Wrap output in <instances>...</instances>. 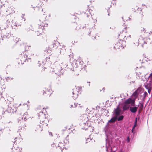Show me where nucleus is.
<instances>
[{
	"label": "nucleus",
	"instance_id": "5fc2aeb1",
	"mask_svg": "<svg viewBox=\"0 0 152 152\" xmlns=\"http://www.w3.org/2000/svg\"><path fill=\"white\" fill-rule=\"evenodd\" d=\"M88 83H89V86H90V82H88Z\"/></svg>",
	"mask_w": 152,
	"mask_h": 152
},
{
	"label": "nucleus",
	"instance_id": "a18cd8bd",
	"mask_svg": "<svg viewBox=\"0 0 152 152\" xmlns=\"http://www.w3.org/2000/svg\"><path fill=\"white\" fill-rule=\"evenodd\" d=\"M94 23H95V22H97V20H94Z\"/></svg>",
	"mask_w": 152,
	"mask_h": 152
},
{
	"label": "nucleus",
	"instance_id": "7c9ffc66",
	"mask_svg": "<svg viewBox=\"0 0 152 152\" xmlns=\"http://www.w3.org/2000/svg\"><path fill=\"white\" fill-rule=\"evenodd\" d=\"M15 149H16L17 150H18V151H21V150L22 149L21 148H20L18 147H17L16 149L15 148Z\"/></svg>",
	"mask_w": 152,
	"mask_h": 152
},
{
	"label": "nucleus",
	"instance_id": "f03ea898",
	"mask_svg": "<svg viewBox=\"0 0 152 152\" xmlns=\"http://www.w3.org/2000/svg\"><path fill=\"white\" fill-rule=\"evenodd\" d=\"M24 14H23L21 16L22 19L18 20H13L12 19H8L7 21V23L9 24L10 25L12 26V24L15 27L21 26L23 22L25 21L26 18L24 17Z\"/></svg>",
	"mask_w": 152,
	"mask_h": 152
},
{
	"label": "nucleus",
	"instance_id": "680f3d73",
	"mask_svg": "<svg viewBox=\"0 0 152 152\" xmlns=\"http://www.w3.org/2000/svg\"><path fill=\"white\" fill-rule=\"evenodd\" d=\"M59 45H60L61 46V45H60V44H59Z\"/></svg>",
	"mask_w": 152,
	"mask_h": 152
},
{
	"label": "nucleus",
	"instance_id": "aec40b11",
	"mask_svg": "<svg viewBox=\"0 0 152 152\" xmlns=\"http://www.w3.org/2000/svg\"><path fill=\"white\" fill-rule=\"evenodd\" d=\"M116 116H114L110 120L108 121L107 123L109 124V123H113L115 122L116 120Z\"/></svg>",
	"mask_w": 152,
	"mask_h": 152
},
{
	"label": "nucleus",
	"instance_id": "473e14b6",
	"mask_svg": "<svg viewBox=\"0 0 152 152\" xmlns=\"http://www.w3.org/2000/svg\"><path fill=\"white\" fill-rule=\"evenodd\" d=\"M6 79L7 80H8L9 79L10 80H12L13 79V78H12L11 77H6Z\"/></svg>",
	"mask_w": 152,
	"mask_h": 152
},
{
	"label": "nucleus",
	"instance_id": "6e6d98bb",
	"mask_svg": "<svg viewBox=\"0 0 152 152\" xmlns=\"http://www.w3.org/2000/svg\"><path fill=\"white\" fill-rule=\"evenodd\" d=\"M109 15H110V14H109V12H108V15L109 16Z\"/></svg>",
	"mask_w": 152,
	"mask_h": 152
},
{
	"label": "nucleus",
	"instance_id": "f3484780",
	"mask_svg": "<svg viewBox=\"0 0 152 152\" xmlns=\"http://www.w3.org/2000/svg\"><path fill=\"white\" fill-rule=\"evenodd\" d=\"M14 8L12 7H11L10 8H9L8 9H7L6 12H8V14H7V15H8L9 14L10 15L11 14H13L14 12L15 11H14Z\"/></svg>",
	"mask_w": 152,
	"mask_h": 152
},
{
	"label": "nucleus",
	"instance_id": "393cba45",
	"mask_svg": "<svg viewBox=\"0 0 152 152\" xmlns=\"http://www.w3.org/2000/svg\"><path fill=\"white\" fill-rule=\"evenodd\" d=\"M127 104H124L123 107V109L124 111H126L129 108V106L127 105Z\"/></svg>",
	"mask_w": 152,
	"mask_h": 152
},
{
	"label": "nucleus",
	"instance_id": "f8f14e48",
	"mask_svg": "<svg viewBox=\"0 0 152 152\" xmlns=\"http://www.w3.org/2000/svg\"><path fill=\"white\" fill-rule=\"evenodd\" d=\"M29 117V116L28 114L26 112L23 115L22 118H20V120H19L18 121V123L21 124L23 122V120L25 121H26L27 119Z\"/></svg>",
	"mask_w": 152,
	"mask_h": 152
},
{
	"label": "nucleus",
	"instance_id": "c03bdc74",
	"mask_svg": "<svg viewBox=\"0 0 152 152\" xmlns=\"http://www.w3.org/2000/svg\"><path fill=\"white\" fill-rule=\"evenodd\" d=\"M87 17H88L89 16V15H88V13H87Z\"/></svg>",
	"mask_w": 152,
	"mask_h": 152
},
{
	"label": "nucleus",
	"instance_id": "603ef678",
	"mask_svg": "<svg viewBox=\"0 0 152 152\" xmlns=\"http://www.w3.org/2000/svg\"><path fill=\"white\" fill-rule=\"evenodd\" d=\"M107 149H107V146H106V150L107 151Z\"/></svg>",
	"mask_w": 152,
	"mask_h": 152
},
{
	"label": "nucleus",
	"instance_id": "4c0bfd02",
	"mask_svg": "<svg viewBox=\"0 0 152 152\" xmlns=\"http://www.w3.org/2000/svg\"><path fill=\"white\" fill-rule=\"evenodd\" d=\"M61 143H59V144H58V145H55V146L56 147H60L61 146V145H60Z\"/></svg>",
	"mask_w": 152,
	"mask_h": 152
},
{
	"label": "nucleus",
	"instance_id": "8fccbe9b",
	"mask_svg": "<svg viewBox=\"0 0 152 152\" xmlns=\"http://www.w3.org/2000/svg\"><path fill=\"white\" fill-rule=\"evenodd\" d=\"M17 138L16 137L15 138V140H16V139H17Z\"/></svg>",
	"mask_w": 152,
	"mask_h": 152
},
{
	"label": "nucleus",
	"instance_id": "9d476101",
	"mask_svg": "<svg viewBox=\"0 0 152 152\" xmlns=\"http://www.w3.org/2000/svg\"><path fill=\"white\" fill-rule=\"evenodd\" d=\"M19 59L21 61V64H23V62H26L28 61V59L30 60L31 58H29L28 57V56L26 55L25 56H22L21 55L19 57Z\"/></svg>",
	"mask_w": 152,
	"mask_h": 152
},
{
	"label": "nucleus",
	"instance_id": "1a4fd4ad",
	"mask_svg": "<svg viewBox=\"0 0 152 152\" xmlns=\"http://www.w3.org/2000/svg\"><path fill=\"white\" fill-rule=\"evenodd\" d=\"M124 103L127 104H131L132 106H134L135 104V100L134 99H132L131 98H129L126 100Z\"/></svg>",
	"mask_w": 152,
	"mask_h": 152
},
{
	"label": "nucleus",
	"instance_id": "f704fd0d",
	"mask_svg": "<svg viewBox=\"0 0 152 152\" xmlns=\"http://www.w3.org/2000/svg\"><path fill=\"white\" fill-rule=\"evenodd\" d=\"M130 140V139L129 137H127V140H126V141H127V142H129Z\"/></svg>",
	"mask_w": 152,
	"mask_h": 152
},
{
	"label": "nucleus",
	"instance_id": "09e8293b",
	"mask_svg": "<svg viewBox=\"0 0 152 152\" xmlns=\"http://www.w3.org/2000/svg\"><path fill=\"white\" fill-rule=\"evenodd\" d=\"M2 79V77L0 76V80H1Z\"/></svg>",
	"mask_w": 152,
	"mask_h": 152
},
{
	"label": "nucleus",
	"instance_id": "c9c22d12",
	"mask_svg": "<svg viewBox=\"0 0 152 152\" xmlns=\"http://www.w3.org/2000/svg\"><path fill=\"white\" fill-rule=\"evenodd\" d=\"M0 1L1 3H4L6 1V0H0Z\"/></svg>",
	"mask_w": 152,
	"mask_h": 152
},
{
	"label": "nucleus",
	"instance_id": "a19ab883",
	"mask_svg": "<svg viewBox=\"0 0 152 152\" xmlns=\"http://www.w3.org/2000/svg\"><path fill=\"white\" fill-rule=\"evenodd\" d=\"M49 59H50V57H47V58H46V61H47L48 60V61H49Z\"/></svg>",
	"mask_w": 152,
	"mask_h": 152
},
{
	"label": "nucleus",
	"instance_id": "9b49d317",
	"mask_svg": "<svg viewBox=\"0 0 152 152\" xmlns=\"http://www.w3.org/2000/svg\"><path fill=\"white\" fill-rule=\"evenodd\" d=\"M84 120L85 121L86 123L85 122H83L84 124L85 125V127H84V129L85 130L88 129V128H90V126H91L90 123L89 121H88V118L86 117V116L85 117H84Z\"/></svg>",
	"mask_w": 152,
	"mask_h": 152
},
{
	"label": "nucleus",
	"instance_id": "4468645a",
	"mask_svg": "<svg viewBox=\"0 0 152 152\" xmlns=\"http://www.w3.org/2000/svg\"><path fill=\"white\" fill-rule=\"evenodd\" d=\"M121 110L118 106L116 108L114 109L113 111V114L115 116H119L121 114Z\"/></svg>",
	"mask_w": 152,
	"mask_h": 152
},
{
	"label": "nucleus",
	"instance_id": "6ab92c4d",
	"mask_svg": "<svg viewBox=\"0 0 152 152\" xmlns=\"http://www.w3.org/2000/svg\"><path fill=\"white\" fill-rule=\"evenodd\" d=\"M77 63L76 62V61L74 62L72 64V66L73 67V71H75V69L78 68V65L77 64Z\"/></svg>",
	"mask_w": 152,
	"mask_h": 152
},
{
	"label": "nucleus",
	"instance_id": "ddd939ff",
	"mask_svg": "<svg viewBox=\"0 0 152 152\" xmlns=\"http://www.w3.org/2000/svg\"><path fill=\"white\" fill-rule=\"evenodd\" d=\"M138 44H137V43H136V45H138L139 44H141L142 46L143 47L144 44H147V42L145 41V39L143 38L142 37H140L139 39L138 40Z\"/></svg>",
	"mask_w": 152,
	"mask_h": 152
},
{
	"label": "nucleus",
	"instance_id": "4be33fe9",
	"mask_svg": "<svg viewBox=\"0 0 152 152\" xmlns=\"http://www.w3.org/2000/svg\"><path fill=\"white\" fill-rule=\"evenodd\" d=\"M83 62H80L79 65H78V69H79L80 70V69H82L83 68H84V66H85L84 65H83Z\"/></svg>",
	"mask_w": 152,
	"mask_h": 152
},
{
	"label": "nucleus",
	"instance_id": "423d86ee",
	"mask_svg": "<svg viewBox=\"0 0 152 152\" xmlns=\"http://www.w3.org/2000/svg\"><path fill=\"white\" fill-rule=\"evenodd\" d=\"M126 46V42L124 41L121 39L118 42L115 46L114 47V48L115 49H122Z\"/></svg>",
	"mask_w": 152,
	"mask_h": 152
},
{
	"label": "nucleus",
	"instance_id": "5701e85b",
	"mask_svg": "<svg viewBox=\"0 0 152 152\" xmlns=\"http://www.w3.org/2000/svg\"><path fill=\"white\" fill-rule=\"evenodd\" d=\"M62 48H60V53L61 54H63L66 51V49L64 46H63Z\"/></svg>",
	"mask_w": 152,
	"mask_h": 152
},
{
	"label": "nucleus",
	"instance_id": "bf43d9fd",
	"mask_svg": "<svg viewBox=\"0 0 152 152\" xmlns=\"http://www.w3.org/2000/svg\"><path fill=\"white\" fill-rule=\"evenodd\" d=\"M13 28V26H12V28Z\"/></svg>",
	"mask_w": 152,
	"mask_h": 152
},
{
	"label": "nucleus",
	"instance_id": "c756f323",
	"mask_svg": "<svg viewBox=\"0 0 152 152\" xmlns=\"http://www.w3.org/2000/svg\"><path fill=\"white\" fill-rule=\"evenodd\" d=\"M133 95L136 98L138 95L137 92L136 91H135L133 93Z\"/></svg>",
	"mask_w": 152,
	"mask_h": 152
},
{
	"label": "nucleus",
	"instance_id": "4d7b16f0",
	"mask_svg": "<svg viewBox=\"0 0 152 152\" xmlns=\"http://www.w3.org/2000/svg\"><path fill=\"white\" fill-rule=\"evenodd\" d=\"M42 63H43V64H44V62H43V61L42 62Z\"/></svg>",
	"mask_w": 152,
	"mask_h": 152
},
{
	"label": "nucleus",
	"instance_id": "0e129e2a",
	"mask_svg": "<svg viewBox=\"0 0 152 152\" xmlns=\"http://www.w3.org/2000/svg\"><path fill=\"white\" fill-rule=\"evenodd\" d=\"M151 74H152V73H151Z\"/></svg>",
	"mask_w": 152,
	"mask_h": 152
},
{
	"label": "nucleus",
	"instance_id": "b1692460",
	"mask_svg": "<svg viewBox=\"0 0 152 152\" xmlns=\"http://www.w3.org/2000/svg\"><path fill=\"white\" fill-rule=\"evenodd\" d=\"M116 116V120L118 121H122L123 120L124 118V116L123 115H121L119 116Z\"/></svg>",
	"mask_w": 152,
	"mask_h": 152
},
{
	"label": "nucleus",
	"instance_id": "49530a36",
	"mask_svg": "<svg viewBox=\"0 0 152 152\" xmlns=\"http://www.w3.org/2000/svg\"><path fill=\"white\" fill-rule=\"evenodd\" d=\"M89 138H88V139H87V140H87V141H89Z\"/></svg>",
	"mask_w": 152,
	"mask_h": 152
},
{
	"label": "nucleus",
	"instance_id": "0eeeda50",
	"mask_svg": "<svg viewBox=\"0 0 152 152\" xmlns=\"http://www.w3.org/2000/svg\"><path fill=\"white\" fill-rule=\"evenodd\" d=\"M81 90V88L79 87H77L72 90V97L75 100L77 98L79 94H80V92Z\"/></svg>",
	"mask_w": 152,
	"mask_h": 152
},
{
	"label": "nucleus",
	"instance_id": "58836bf2",
	"mask_svg": "<svg viewBox=\"0 0 152 152\" xmlns=\"http://www.w3.org/2000/svg\"><path fill=\"white\" fill-rule=\"evenodd\" d=\"M77 104H77V103H74V107H76L77 106Z\"/></svg>",
	"mask_w": 152,
	"mask_h": 152
},
{
	"label": "nucleus",
	"instance_id": "79ce46f5",
	"mask_svg": "<svg viewBox=\"0 0 152 152\" xmlns=\"http://www.w3.org/2000/svg\"><path fill=\"white\" fill-rule=\"evenodd\" d=\"M2 93H1L0 92V98L1 97H2Z\"/></svg>",
	"mask_w": 152,
	"mask_h": 152
},
{
	"label": "nucleus",
	"instance_id": "864d4df0",
	"mask_svg": "<svg viewBox=\"0 0 152 152\" xmlns=\"http://www.w3.org/2000/svg\"><path fill=\"white\" fill-rule=\"evenodd\" d=\"M55 143H53V145H55Z\"/></svg>",
	"mask_w": 152,
	"mask_h": 152
},
{
	"label": "nucleus",
	"instance_id": "20e7f679",
	"mask_svg": "<svg viewBox=\"0 0 152 152\" xmlns=\"http://www.w3.org/2000/svg\"><path fill=\"white\" fill-rule=\"evenodd\" d=\"M44 26H45L44 25L43 22L41 23L40 25L38 24V27L35 31V33L37 36H39L40 35L42 34V33L44 31Z\"/></svg>",
	"mask_w": 152,
	"mask_h": 152
},
{
	"label": "nucleus",
	"instance_id": "2f4dec72",
	"mask_svg": "<svg viewBox=\"0 0 152 152\" xmlns=\"http://www.w3.org/2000/svg\"><path fill=\"white\" fill-rule=\"evenodd\" d=\"M92 11V10H91L90 9H89L88 10V12L89 13V14L90 15H91V16H92V15L91 14V12Z\"/></svg>",
	"mask_w": 152,
	"mask_h": 152
},
{
	"label": "nucleus",
	"instance_id": "e433bc0d",
	"mask_svg": "<svg viewBox=\"0 0 152 152\" xmlns=\"http://www.w3.org/2000/svg\"><path fill=\"white\" fill-rule=\"evenodd\" d=\"M139 104H140V107L143 108V104L142 103H141L140 102Z\"/></svg>",
	"mask_w": 152,
	"mask_h": 152
},
{
	"label": "nucleus",
	"instance_id": "dca6fc26",
	"mask_svg": "<svg viewBox=\"0 0 152 152\" xmlns=\"http://www.w3.org/2000/svg\"><path fill=\"white\" fill-rule=\"evenodd\" d=\"M139 105H138L137 107H129L130 110L132 113H135L136 112L138 108V107Z\"/></svg>",
	"mask_w": 152,
	"mask_h": 152
},
{
	"label": "nucleus",
	"instance_id": "72a5a7b5",
	"mask_svg": "<svg viewBox=\"0 0 152 152\" xmlns=\"http://www.w3.org/2000/svg\"><path fill=\"white\" fill-rule=\"evenodd\" d=\"M51 91V89L50 88L49 89H47V90L45 92V93H47V92H50Z\"/></svg>",
	"mask_w": 152,
	"mask_h": 152
},
{
	"label": "nucleus",
	"instance_id": "bb28decb",
	"mask_svg": "<svg viewBox=\"0 0 152 152\" xmlns=\"http://www.w3.org/2000/svg\"><path fill=\"white\" fill-rule=\"evenodd\" d=\"M26 29V30L28 31H30V30H34V29L32 28V26L31 25L29 26L28 27H27Z\"/></svg>",
	"mask_w": 152,
	"mask_h": 152
},
{
	"label": "nucleus",
	"instance_id": "2eb2a0df",
	"mask_svg": "<svg viewBox=\"0 0 152 152\" xmlns=\"http://www.w3.org/2000/svg\"><path fill=\"white\" fill-rule=\"evenodd\" d=\"M110 126L109 124L107 123L105 127L104 128V130L105 132L106 135H107L110 131Z\"/></svg>",
	"mask_w": 152,
	"mask_h": 152
},
{
	"label": "nucleus",
	"instance_id": "ea45409f",
	"mask_svg": "<svg viewBox=\"0 0 152 152\" xmlns=\"http://www.w3.org/2000/svg\"><path fill=\"white\" fill-rule=\"evenodd\" d=\"M151 89H148V93L149 94H150V92H151Z\"/></svg>",
	"mask_w": 152,
	"mask_h": 152
},
{
	"label": "nucleus",
	"instance_id": "cd10ccee",
	"mask_svg": "<svg viewBox=\"0 0 152 152\" xmlns=\"http://www.w3.org/2000/svg\"><path fill=\"white\" fill-rule=\"evenodd\" d=\"M68 136V135L67 136V137H66V139L64 141V144H68L69 143V141H68V140L67 139V137Z\"/></svg>",
	"mask_w": 152,
	"mask_h": 152
},
{
	"label": "nucleus",
	"instance_id": "de8ad7c7",
	"mask_svg": "<svg viewBox=\"0 0 152 152\" xmlns=\"http://www.w3.org/2000/svg\"><path fill=\"white\" fill-rule=\"evenodd\" d=\"M144 94H147V93L146 92H144Z\"/></svg>",
	"mask_w": 152,
	"mask_h": 152
},
{
	"label": "nucleus",
	"instance_id": "052dcab7",
	"mask_svg": "<svg viewBox=\"0 0 152 152\" xmlns=\"http://www.w3.org/2000/svg\"><path fill=\"white\" fill-rule=\"evenodd\" d=\"M39 62H40L39 61V62H38V64H39Z\"/></svg>",
	"mask_w": 152,
	"mask_h": 152
},
{
	"label": "nucleus",
	"instance_id": "6e6552de",
	"mask_svg": "<svg viewBox=\"0 0 152 152\" xmlns=\"http://www.w3.org/2000/svg\"><path fill=\"white\" fill-rule=\"evenodd\" d=\"M127 32V30L126 29L124 28L122 32H121L120 33L118 34V37H120L121 38L123 39H125V38H126V39H127V38L131 37L130 35H127L126 34V33Z\"/></svg>",
	"mask_w": 152,
	"mask_h": 152
},
{
	"label": "nucleus",
	"instance_id": "412c9836",
	"mask_svg": "<svg viewBox=\"0 0 152 152\" xmlns=\"http://www.w3.org/2000/svg\"><path fill=\"white\" fill-rule=\"evenodd\" d=\"M5 112L8 113H13V109L12 107H11V106L10 107L9 106L7 109L6 110Z\"/></svg>",
	"mask_w": 152,
	"mask_h": 152
},
{
	"label": "nucleus",
	"instance_id": "13d9d810",
	"mask_svg": "<svg viewBox=\"0 0 152 152\" xmlns=\"http://www.w3.org/2000/svg\"><path fill=\"white\" fill-rule=\"evenodd\" d=\"M94 39H96V37H94Z\"/></svg>",
	"mask_w": 152,
	"mask_h": 152
},
{
	"label": "nucleus",
	"instance_id": "a878e982",
	"mask_svg": "<svg viewBox=\"0 0 152 152\" xmlns=\"http://www.w3.org/2000/svg\"><path fill=\"white\" fill-rule=\"evenodd\" d=\"M92 29L93 31H92L91 30L90 31V32H89L88 34L90 36H91V34H92L93 36L95 34H96L95 29H94V28H92Z\"/></svg>",
	"mask_w": 152,
	"mask_h": 152
},
{
	"label": "nucleus",
	"instance_id": "3c124183",
	"mask_svg": "<svg viewBox=\"0 0 152 152\" xmlns=\"http://www.w3.org/2000/svg\"><path fill=\"white\" fill-rule=\"evenodd\" d=\"M73 107V105H71V107Z\"/></svg>",
	"mask_w": 152,
	"mask_h": 152
},
{
	"label": "nucleus",
	"instance_id": "39448f33",
	"mask_svg": "<svg viewBox=\"0 0 152 152\" xmlns=\"http://www.w3.org/2000/svg\"><path fill=\"white\" fill-rule=\"evenodd\" d=\"M52 73L58 76H60L63 74V71L62 66H58L57 67L52 69Z\"/></svg>",
	"mask_w": 152,
	"mask_h": 152
},
{
	"label": "nucleus",
	"instance_id": "e2e57ef3",
	"mask_svg": "<svg viewBox=\"0 0 152 152\" xmlns=\"http://www.w3.org/2000/svg\"><path fill=\"white\" fill-rule=\"evenodd\" d=\"M39 66H40V64L39 65Z\"/></svg>",
	"mask_w": 152,
	"mask_h": 152
},
{
	"label": "nucleus",
	"instance_id": "7ed1b4c3",
	"mask_svg": "<svg viewBox=\"0 0 152 152\" xmlns=\"http://www.w3.org/2000/svg\"><path fill=\"white\" fill-rule=\"evenodd\" d=\"M10 35V32L7 29L2 30L1 31V38L0 39V42L3 40L8 39Z\"/></svg>",
	"mask_w": 152,
	"mask_h": 152
},
{
	"label": "nucleus",
	"instance_id": "37998d69",
	"mask_svg": "<svg viewBox=\"0 0 152 152\" xmlns=\"http://www.w3.org/2000/svg\"><path fill=\"white\" fill-rule=\"evenodd\" d=\"M49 134L51 136H52V133L51 132H49Z\"/></svg>",
	"mask_w": 152,
	"mask_h": 152
},
{
	"label": "nucleus",
	"instance_id": "f257e3e1",
	"mask_svg": "<svg viewBox=\"0 0 152 152\" xmlns=\"http://www.w3.org/2000/svg\"><path fill=\"white\" fill-rule=\"evenodd\" d=\"M36 111L38 112L37 113V115L39 119H40V124L37 125V129H36L35 131L37 130L41 132L42 130V128L43 127L46 126L48 125L47 123L48 121L47 117L48 115L46 114V109L44 108L42 106L38 107Z\"/></svg>",
	"mask_w": 152,
	"mask_h": 152
},
{
	"label": "nucleus",
	"instance_id": "c85d7f7f",
	"mask_svg": "<svg viewBox=\"0 0 152 152\" xmlns=\"http://www.w3.org/2000/svg\"><path fill=\"white\" fill-rule=\"evenodd\" d=\"M137 118H136V119L135 121L134 125V126L133 127V128L132 129V131H133V129L135 127L137 126Z\"/></svg>",
	"mask_w": 152,
	"mask_h": 152
},
{
	"label": "nucleus",
	"instance_id": "a211bd4d",
	"mask_svg": "<svg viewBox=\"0 0 152 152\" xmlns=\"http://www.w3.org/2000/svg\"><path fill=\"white\" fill-rule=\"evenodd\" d=\"M61 65L60 66H62V68H66L68 66L67 64L66 63V61L65 60H64L63 61H61Z\"/></svg>",
	"mask_w": 152,
	"mask_h": 152
}]
</instances>
